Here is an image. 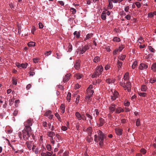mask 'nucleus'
Segmentation results:
<instances>
[{"label":"nucleus","mask_w":156,"mask_h":156,"mask_svg":"<svg viewBox=\"0 0 156 156\" xmlns=\"http://www.w3.org/2000/svg\"><path fill=\"white\" fill-rule=\"evenodd\" d=\"M97 134L94 136V140L96 142H99V145L102 147L104 145V140L106 137V135L99 130L97 131Z\"/></svg>","instance_id":"nucleus-1"},{"label":"nucleus","mask_w":156,"mask_h":156,"mask_svg":"<svg viewBox=\"0 0 156 156\" xmlns=\"http://www.w3.org/2000/svg\"><path fill=\"white\" fill-rule=\"evenodd\" d=\"M103 68L101 65L97 66L95 69L94 72L92 75L91 77L92 78H97L99 77L101 75L103 71Z\"/></svg>","instance_id":"nucleus-2"},{"label":"nucleus","mask_w":156,"mask_h":156,"mask_svg":"<svg viewBox=\"0 0 156 156\" xmlns=\"http://www.w3.org/2000/svg\"><path fill=\"white\" fill-rule=\"evenodd\" d=\"M22 133L23 139L26 140H28L31 133V129L29 128L27 129L24 128L22 131Z\"/></svg>","instance_id":"nucleus-3"},{"label":"nucleus","mask_w":156,"mask_h":156,"mask_svg":"<svg viewBox=\"0 0 156 156\" xmlns=\"http://www.w3.org/2000/svg\"><path fill=\"white\" fill-rule=\"evenodd\" d=\"M32 124L31 120L29 119H28L24 123V125L25 127L24 128L27 129L28 128H29L31 129L30 126L32 125Z\"/></svg>","instance_id":"nucleus-4"},{"label":"nucleus","mask_w":156,"mask_h":156,"mask_svg":"<svg viewBox=\"0 0 156 156\" xmlns=\"http://www.w3.org/2000/svg\"><path fill=\"white\" fill-rule=\"evenodd\" d=\"M89 46L87 45L82 46L81 49L80 48V53L81 54H83L87 50L89 49Z\"/></svg>","instance_id":"nucleus-5"},{"label":"nucleus","mask_w":156,"mask_h":156,"mask_svg":"<svg viewBox=\"0 0 156 156\" xmlns=\"http://www.w3.org/2000/svg\"><path fill=\"white\" fill-rule=\"evenodd\" d=\"M119 95L118 92L117 91L115 90L113 93V95L111 96V99L112 101L115 100L118 98Z\"/></svg>","instance_id":"nucleus-6"},{"label":"nucleus","mask_w":156,"mask_h":156,"mask_svg":"<svg viewBox=\"0 0 156 156\" xmlns=\"http://www.w3.org/2000/svg\"><path fill=\"white\" fill-rule=\"evenodd\" d=\"M115 105L114 104H111L109 107V109L111 113H113L115 110Z\"/></svg>","instance_id":"nucleus-7"},{"label":"nucleus","mask_w":156,"mask_h":156,"mask_svg":"<svg viewBox=\"0 0 156 156\" xmlns=\"http://www.w3.org/2000/svg\"><path fill=\"white\" fill-rule=\"evenodd\" d=\"M148 66L147 65L144 63H141L139 66V69L141 70H144L147 68Z\"/></svg>","instance_id":"nucleus-8"},{"label":"nucleus","mask_w":156,"mask_h":156,"mask_svg":"<svg viewBox=\"0 0 156 156\" xmlns=\"http://www.w3.org/2000/svg\"><path fill=\"white\" fill-rule=\"evenodd\" d=\"M80 60H76L74 66L75 68L77 70L79 69L80 67Z\"/></svg>","instance_id":"nucleus-9"},{"label":"nucleus","mask_w":156,"mask_h":156,"mask_svg":"<svg viewBox=\"0 0 156 156\" xmlns=\"http://www.w3.org/2000/svg\"><path fill=\"white\" fill-rule=\"evenodd\" d=\"M70 76L71 74H66L65 76V77L63 78V81L64 83L67 82L69 80Z\"/></svg>","instance_id":"nucleus-10"},{"label":"nucleus","mask_w":156,"mask_h":156,"mask_svg":"<svg viewBox=\"0 0 156 156\" xmlns=\"http://www.w3.org/2000/svg\"><path fill=\"white\" fill-rule=\"evenodd\" d=\"M126 88H127V91L129 92L131 91V83L130 82H128L126 83Z\"/></svg>","instance_id":"nucleus-11"},{"label":"nucleus","mask_w":156,"mask_h":156,"mask_svg":"<svg viewBox=\"0 0 156 156\" xmlns=\"http://www.w3.org/2000/svg\"><path fill=\"white\" fill-rule=\"evenodd\" d=\"M122 129H115V131L116 134L119 136H120L122 134Z\"/></svg>","instance_id":"nucleus-12"},{"label":"nucleus","mask_w":156,"mask_h":156,"mask_svg":"<svg viewBox=\"0 0 156 156\" xmlns=\"http://www.w3.org/2000/svg\"><path fill=\"white\" fill-rule=\"evenodd\" d=\"M27 147L29 150H31L32 147V142L30 141H27L26 143Z\"/></svg>","instance_id":"nucleus-13"},{"label":"nucleus","mask_w":156,"mask_h":156,"mask_svg":"<svg viewBox=\"0 0 156 156\" xmlns=\"http://www.w3.org/2000/svg\"><path fill=\"white\" fill-rule=\"evenodd\" d=\"M100 124H99V126H102L105 123V120L104 119L101 118H100L99 119Z\"/></svg>","instance_id":"nucleus-14"},{"label":"nucleus","mask_w":156,"mask_h":156,"mask_svg":"<svg viewBox=\"0 0 156 156\" xmlns=\"http://www.w3.org/2000/svg\"><path fill=\"white\" fill-rule=\"evenodd\" d=\"M75 116L76 117L77 119L80 120L81 119V115L80 113L78 112H76L75 113Z\"/></svg>","instance_id":"nucleus-15"},{"label":"nucleus","mask_w":156,"mask_h":156,"mask_svg":"<svg viewBox=\"0 0 156 156\" xmlns=\"http://www.w3.org/2000/svg\"><path fill=\"white\" fill-rule=\"evenodd\" d=\"M47 135L48 136L51 138H53V136L55 135V132L50 131L48 132Z\"/></svg>","instance_id":"nucleus-16"},{"label":"nucleus","mask_w":156,"mask_h":156,"mask_svg":"<svg viewBox=\"0 0 156 156\" xmlns=\"http://www.w3.org/2000/svg\"><path fill=\"white\" fill-rule=\"evenodd\" d=\"M86 115L88 118L89 122L91 123V121L93 119V117L88 112L86 113Z\"/></svg>","instance_id":"nucleus-17"},{"label":"nucleus","mask_w":156,"mask_h":156,"mask_svg":"<svg viewBox=\"0 0 156 156\" xmlns=\"http://www.w3.org/2000/svg\"><path fill=\"white\" fill-rule=\"evenodd\" d=\"M80 31H75L74 32L73 35L76 37V38H78L80 36Z\"/></svg>","instance_id":"nucleus-18"},{"label":"nucleus","mask_w":156,"mask_h":156,"mask_svg":"<svg viewBox=\"0 0 156 156\" xmlns=\"http://www.w3.org/2000/svg\"><path fill=\"white\" fill-rule=\"evenodd\" d=\"M60 112L62 113H64L65 112V106L63 104H62L60 106Z\"/></svg>","instance_id":"nucleus-19"},{"label":"nucleus","mask_w":156,"mask_h":156,"mask_svg":"<svg viewBox=\"0 0 156 156\" xmlns=\"http://www.w3.org/2000/svg\"><path fill=\"white\" fill-rule=\"evenodd\" d=\"M124 112V110L121 107H119L116 109V112L117 113H119L121 112Z\"/></svg>","instance_id":"nucleus-20"},{"label":"nucleus","mask_w":156,"mask_h":156,"mask_svg":"<svg viewBox=\"0 0 156 156\" xmlns=\"http://www.w3.org/2000/svg\"><path fill=\"white\" fill-rule=\"evenodd\" d=\"M75 77H76V78L77 79H80L83 76V75L82 74L78 73L75 74Z\"/></svg>","instance_id":"nucleus-21"},{"label":"nucleus","mask_w":156,"mask_h":156,"mask_svg":"<svg viewBox=\"0 0 156 156\" xmlns=\"http://www.w3.org/2000/svg\"><path fill=\"white\" fill-rule=\"evenodd\" d=\"M122 65V62H120L119 60H118L117 62V67L119 69L121 67Z\"/></svg>","instance_id":"nucleus-22"},{"label":"nucleus","mask_w":156,"mask_h":156,"mask_svg":"<svg viewBox=\"0 0 156 156\" xmlns=\"http://www.w3.org/2000/svg\"><path fill=\"white\" fill-rule=\"evenodd\" d=\"M100 60V58L98 56H96L94 59L93 61L95 63H97Z\"/></svg>","instance_id":"nucleus-23"},{"label":"nucleus","mask_w":156,"mask_h":156,"mask_svg":"<svg viewBox=\"0 0 156 156\" xmlns=\"http://www.w3.org/2000/svg\"><path fill=\"white\" fill-rule=\"evenodd\" d=\"M93 34H89L87 35L86 38L84 39V41H86L87 40L89 39L92 37Z\"/></svg>","instance_id":"nucleus-24"},{"label":"nucleus","mask_w":156,"mask_h":156,"mask_svg":"<svg viewBox=\"0 0 156 156\" xmlns=\"http://www.w3.org/2000/svg\"><path fill=\"white\" fill-rule=\"evenodd\" d=\"M151 69L154 71H156V62L153 64L151 67Z\"/></svg>","instance_id":"nucleus-25"},{"label":"nucleus","mask_w":156,"mask_h":156,"mask_svg":"<svg viewBox=\"0 0 156 156\" xmlns=\"http://www.w3.org/2000/svg\"><path fill=\"white\" fill-rule=\"evenodd\" d=\"M71 94L70 92H69L68 93L67 96V100L69 101L70 102L71 100Z\"/></svg>","instance_id":"nucleus-26"},{"label":"nucleus","mask_w":156,"mask_h":156,"mask_svg":"<svg viewBox=\"0 0 156 156\" xmlns=\"http://www.w3.org/2000/svg\"><path fill=\"white\" fill-rule=\"evenodd\" d=\"M147 87L144 85H142L141 87V90L143 91H146L147 90Z\"/></svg>","instance_id":"nucleus-27"},{"label":"nucleus","mask_w":156,"mask_h":156,"mask_svg":"<svg viewBox=\"0 0 156 156\" xmlns=\"http://www.w3.org/2000/svg\"><path fill=\"white\" fill-rule=\"evenodd\" d=\"M28 45L29 47L34 46L35 45V43L32 41L28 43Z\"/></svg>","instance_id":"nucleus-28"},{"label":"nucleus","mask_w":156,"mask_h":156,"mask_svg":"<svg viewBox=\"0 0 156 156\" xmlns=\"http://www.w3.org/2000/svg\"><path fill=\"white\" fill-rule=\"evenodd\" d=\"M108 1L109 2V4L108 6L109 9H112L113 8V6L111 0H108Z\"/></svg>","instance_id":"nucleus-29"},{"label":"nucleus","mask_w":156,"mask_h":156,"mask_svg":"<svg viewBox=\"0 0 156 156\" xmlns=\"http://www.w3.org/2000/svg\"><path fill=\"white\" fill-rule=\"evenodd\" d=\"M101 18L103 20H105L106 19V15L105 13L103 12L101 15Z\"/></svg>","instance_id":"nucleus-30"},{"label":"nucleus","mask_w":156,"mask_h":156,"mask_svg":"<svg viewBox=\"0 0 156 156\" xmlns=\"http://www.w3.org/2000/svg\"><path fill=\"white\" fill-rule=\"evenodd\" d=\"M28 64L27 63H22L20 64L21 67L23 68H26Z\"/></svg>","instance_id":"nucleus-31"},{"label":"nucleus","mask_w":156,"mask_h":156,"mask_svg":"<svg viewBox=\"0 0 156 156\" xmlns=\"http://www.w3.org/2000/svg\"><path fill=\"white\" fill-rule=\"evenodd\" d=\"M12 83L13 84L16 85L17 83V79L16 78L12 77Z\"/></svg>","instance_id":"nucleus-32"},{"label":"nucleus","mask_w":156,"mask_h":156,"mask_svg":"<svg viewBox=\"0 0 156 156\" xmlns=\"http://www.w3.org/2000/svg\"><path fill=\"white\" fill-rule=\"evenodd\" d=\"M129 73H126L124 75L123 78L125 80H127L128 78Z\"/></svg>","instance_id":"nucleus-33"},{"label":"nucleus","mask_w":156,"mask_h":156,"mask_svg":"<svg viewBox=\"0 0 156 156\" xmlns=\"http://www.w3.org/2000/svg\"><path fill=\"white\" fill-rule=\"evenodd\" d=\"M137 63V62L136 61H135L133 62L132 65V68L133 69H134L136 66Z\"/></svg>","instance_id":"nucleus-34"},{"label":"nucleus","mask_w":156,"mask_h":156,"mask_svg":"<svg viewBox=\"0 0 156 156\" xmlns=\"http://www.w3.org/2000/svg\"><path fill=\"white\" fill-rule=\"evenodd\" d=\"M34 69H31V71L29 73V74L30 76H33L35 75V72L34 71Z\"/></svg>","instance_id":"nucleus-35"},{"label":"nucleus","mask_w":156,"mask_h":156,"mask_svg":"<svg viewBox=\"0 0 156 156\" xmlns=\"http://www.w3.org/2000/svg\"><path fill=\"white\" fill-rule=\"evenodd\" d=\"M87 91V94H89L91 96L94 93V90H89L88 91Z\"/></svg>","instance_id":"nucleus-36"},{"label":"nucleus","mask_w":156,"mask_h":156,"mask_svg":"<svg viewBox=\"0 0 156 156\" xmlns=\"http://www.w3.org/2000/svg\"><path fill=\"white\" fill-rule=\"evenodd\" d=\"M51 113V112L50 110H48L45 113L44 115L46 116H48L50 115Z\"/></svg>","instance_id":"nucleus-37"},{"label":"nucleus","mask_w":156,"mask_h":156,"mask_svg":"<svg viewBox=\"0 0 156 156\" xmlns=\"http://www.w3.org/2000/svg\"><path fill=\"white\" fill-rule=\"evenodd\" d=\"M120 41V39L119 38L117 37H115L113 39V41H114L118 42H119Z\"/></svg>","instance_id":"nucleus-38"},{"label":"nucleus","mask_w":156,"mask_h":156,"mask_svg":"<svg viewBox=\"0 0 156 156\" xmlns=\"http://www.w3.org/2000/svg\"><path fill=\"white\" fill-rule=\"evenodd\" d=\"M9 105L10 106L12 105L13 104L14 102V99H11L9 100Z\"/></svg>","instance_id":"nucleus-39"},{"label":"nucleus","mask_w":156,"mask_h":156,"mask_svg":"<svg viewBox=\"0 0 156 156\" xmlns=\"http://www.w3.org/2000/svg\"><path fill=\"white\" fill-rule=\"evenodd\" d=\"M138 94L140 96L142 97H145L147 94L146 93L144 92L139 93Z\"/></svg>","instance_id":"nucleus-40"},{"label":"nucleus","mask_w":156,"mask_h":156,"mask_svg":"<svg viewBox=\"0 0 156 156\" xmlns=\"http://www.w3.org/2000/svg\"><path fill=\"white\" fill-rule=\"evenodd\" d=\"M70 11L72 12L73 14H74L76 13V10L75 9L71 8L70 9Z\"/></svg>","instance_id":"nucleus-41"},{"label":"nucleus","mask_w":156,"mask_h":156,"mask_svg":"<svg viewBox=\"0 0 156 156\" xmlns=\"http://www.w3.org/2000/svg\"><path fill=\"white\" fill-rule=\"evenodd\" d=\"M46 148L47 150L49 151H51V146L50 144H48L46 146Z\"/></svg>","instance_id":"nucleus-42"},{"label":"nucleus","mask_w":156,"mask_h":156,"mask_svg":"<svg viewBox=\"0 0 156 156\" xmlns=\"http://www.w3.org/2000/svg\"><path fill=\"white\" fill-rule=\"evenodd\" d=\"M93 86L92 85H90L89 87L87 88V91H88L89 90H91V89H93Z\"/></svg>","instance_id":"nucleus-43"},{"label":"nucleus","mask_w":156,"mask_h":156,"mask_svg":"<svg viewBox=\"0 0 156 156\" xmlns=\"http://www.w3.org/2000/svg\"><path fill=\"white\" fill-rule=\"evenodd\" d=\"M39 59L37 58H34L33 59V61L35 63H37L38 62Z\"/></svg>","instance_id":"nucleus-44"},{"label":"nucleus","mask_w":156,"mask_h":156,"mask_svg":"<svg viewBox=\"0 0 156 156\" xmlns=\"http://www.w3.org/2000/svg\"><path fill=\"white\" fill-rule=\"evenodd\" d=\"M135 4L138 8H139L141 6L140 3L139 2H136L135 3Z\"/></svg>","instance_id":"nucleus-45"},{"label":"nucleus","mask_w":156,"mask_h":156,"mask_svg":"<svg viewBox=\"0 0 156 156\" xmlns=\"http://www.w3.org/2000/svg\"><path fill=\"white\" fill-rule=\"evenodd\" d=\"M149 49L151 52H155V50L154 49V48H152L151 46H150L149 47Z\"/></svg>","instance_id":"nucleus-46"},{"label":"nucleus","mask_w":156,"mask_h":156,"mask_svg":"<svg viewBox=\"0 0 156 156\" xmlns=\"http://www.w3.org/2000/svg\"><path fill=\"white\" fill-rule=\"evenodd\" d=\"M69 48V51H71L72 49V46L70 43H69V45L68 47Z\"/></svg>","instance_id":"nucleus-47"},{"label":"nucleus","mask_w":156,"mask_h":156,"mask_svg":"<svg viewBox=\"0 0 156 156\" xmlns=\"http://www.w3.org/2000/svg\"><path fill=\"white\" fill-rule=\"evenodd\" d=\"M51 51H47L44 54L45 55L48 56L49 55L51 54Z\"/></svg>","instance_id":"nucleus-48"},{"label":"nucleus","mask_w":156,"mask_h":156,"mask_svg":"<svg viewBox=\"0 0 156 156\" xmlns=\"http://www.w3.org/2000/svg\"><path fill=\"white\" fill-rule=\"evenodd\" d=\"M106 81L107 83H108L109 84H110L111 83H112V80L109 78H108V79H107L106 80Z\"/></svg>","instance_id":"nucleus-49"},{"label":"nucleus","mask_w":156,"mask_h":156,"mask_svg":"<svg viewBox=\"0 0 156 156\" xmlns=\"http://www.w3.org/2000/svg\"><path fill=\"white\" fill-rule=\"evenodd\" d=\"M140 120L139 119H137L136 122V125L137 126H139L140 125Z\"/></svg>","instance_id":"nucleus-50"},{"label":"nucleus","mask_w":156,"mask_h":156,"mask_svg":"<svg viewBox=\"0 0 156 156\" xmlns=\"http://www.w3.org/2000/svg\"><path fill=\"white\" fill-rule=\"evenodd\" d=\"M140 152L143 154H145L146 152V150L144 148H142L140 150Z\"/></svg>","instance_id":"nucleus-51"},{"label":"nucleus","mask_w":156,"mask_h":156,"mask_svg":"<svg viewBox=\"0 0 156 156\" xmlns=\"http://www.w3.org/2000/svg\"><path fill=\"white\" fill-rule=\"evenodd\" d=\"M81 87V85H79L78 83H77L75 85V88L76 89H78L80 88Z\"/></svg>","instance_id":"nucleus-52"},{"label":"nucleus","mask_w":156,"mask_h":156,"mask_svg":"<svg viewBox=\"0 0 156 156\" xmlns=\"http://www.w3.org/2000/svg\"><path fill=\"white\" fill-rule=\"evenodd\" d=\"M67 128L66 126H62L61 127V129L63 131H66L67 130Z\"/></svg>","instance_id":"nucleus-53"},{"label":"nucleus","mask_w":156,"mask_h":156,"mask_svg":"<svg viewBox=\"0 0 156 156\" xmlns=\"http://www.w3.org/2000/svg\"><path fill=\"white\" fill-rule=\"evenodd\" d=\"M53 154L52 152H47L46 153V154L47 156H51Z\"/></svg>","instance_id":"nucleus-54"},{"label":"nucleus","mask_w":156,"mask_h":156,"mask_svg":"<svg viewBox=\"0 0 156 156\" xmlns=\"http://www.w3.org/2000/svg\"><path fill=\"white\" fill-rule=\"evenodd\" d=\"M154 14H153V12L152 13V12H150L148 14V16L150 17H152L154 16Z\"/></svg>","instance_id":"nucleus-55"},{"label":"nucleus","mask_w":156,"mask_h":156,"mask_svg":"<svg viewBox=\"0 0 156 156\" xmlns=\"http://www.w3.org/2000/svg\"><path fill=\"white\" fill-rule=\"evenodd\" d=\"M38 25L39 28L41 29L43 27V25L42 23L40 22L38 24Z\"/></svg>","instance_id":"nucleus-56"},{"label":"nucleus","mask_w":156,"mask_h":156,"mask_svg":"<svg viewBox=\"0 0 156 156\" xmlns=\"http://www.w3.org/2000/svg\"><path fill=\"white\" fill-rule=\"evenodd\" d=\"M95 112V113H96V114L97 115H99V112L98 111V109H95V110H94V112Z\"/></svg>","instance_id":"nucleus-57"},{"label":"nucleus","mask_w":156,"mask_h":156,"mask_svg":"<svg viewBox=\"0 0 156 156\" xmlns=\"http://www.w3.org/2000/svg\"><path fill=\"white\" fill-rule=\"evenodd\" d=\"M119 49H115L113 52V54L114 55H116L117 54V52L118 51Z\"/></svg>","instance_id":"nucleus-58"},{"label":"nucleus","mask_w":156,"mask_h":156,"mask_svg":"<svg viewBox=\"0 0 156 156\" xmlns=\"http://www.w3.org/2000/svg\"><path fill=\"white\" fill-rule=\"evenodd\" d=\"M35 30V27H34L33 26L32 27V29L31 30V32L33 34H34V32Z\"/></svg>","instance_id":"nucleus-59"},{"label":"nucleus","mask_w":156,"mask_h":156,"mask_svg":"<svg viewBox=\"0 0 156 156\" xmlns=\"http://www.w3.org/2000/svg\"><path fill=\"white\" fill-rule=\"evenodd\" d=\"M18 112V111L17 110H15L14 111L13 113V115L14 116H16L17 115V113Z\"/></svg>","instance_id":"nucleus-60"},{"label":"nucleus","mask_w":156,"mask_h":156,"mask_svg":"<svg viewBox=\"0 0 156 156\" xmlns=\"http://www.w3.org/2000/svg\"><path fill=\"white\" fill-rule=\"evenodd\" d=\"M110 68V66L109 65L107 64V65H105V69L106 70H107L108 69Z\"/></svg>","instance_id":"nucleus-61"},{"label":"nucleus","mask_w":156,"mask_h":156,"mask_svg":"<svg viewBox=\"0 0 156 156\" xmlns=\"http://www.w3.org/2000/svg\"><path fill=\"white\" fill-rule=\"evenodd\" d=\"M91 96H92L90 95L87 94V96L86 97V99H88V100H90V98Z\"/></svg>","instance_id":"nucleus-62"},{"label":"nucleus","mask_w":156,"mask_h":156,"mask_svg":"<svg viewBox=\"0 0 156 156\" xmlns=\"http://www.w3.org/2000/svg\"><path fill=\"white\" fill-rule=\"evenodd\" d=\"M81 119L83 120H86V118L84 115H81Z\"/></svg>","instance_id":"nucleus-63"},{"label":"nucleus","mask_w":156,"mask_h":156,"mask_svg":"<svg viewBox=\"0 0 156 156\" xmlns=\"http://www.w3.org/2000/svg\"><path fill=\"white\" fill-rule=\"evenodd\" d=\"M129 8V6H126L124 10L126 12H128Z\"/></svg>","instance_id":"nucleus-64"}]
</instances>
